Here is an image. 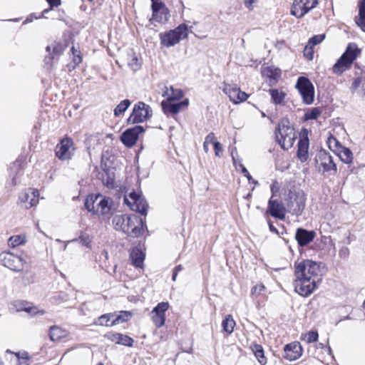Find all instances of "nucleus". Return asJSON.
<instances>
[{
	"instance_id": "a878e982",
	"label": "nucleus",
	"mask_w": 365,
	"mask_h": 365,
	"mask_svg": "<svg viewBox=\"0 0 365 365\" xmlns=\"http://www.w3.org/2000/svg\"><path fill=\"white\" fill-rule=\"evenodd\" d=\"M130 258L135 267L138 268L143 267L145 254L140 248L138 247L133 248L130 253Z\"/></svg>"
},
{
	"instance_id": "4468645a",
	"label": "nucleus",
	"mask_w": 365,
	"mask_h": 365,
	"mask_svg": "<svg viewBox=\"0 0 365 365\" xmlns=\"http://www.w3.org/2000/svg\"><path fill=\"white\" fill-rule=\"evenodd\" d=\"M222 89V91L229 97L230 101L234 104H239L245 101L249 96L245 92L242 91L236 85L224 83Z\"/></svg>"
},
{
	"instance_id": "c9c22d12",
	"label": "nucleus",
	"mask_w": 365,
	"mask_h": 365,
	"mask_svg": "<svg viewBox=\"0 0 365 365\" xmlns=\"http://www.w3.org/2000/svg\"><path fill=\"white\" fill-rule=\"evenodd\" d=\"M356 23L363 31H365V0H361L359 16L356 19Z\"/></svg>"
},
{
	"instance_id": "864d4df0",
	"label": "nucleus",
	"mask_w": 365,
	"mask_h": 365,
	"mask_svg": "<svg viewBox=\"0 0 365 365\" xmlns=\"http://www.w3.org/2000/svg\"><path fill=\"white\" fill-rule=\"evenodd\" d=\"M214 150H215V154L217 157H221L222 154V146L220 143L217 142L215 143Z\"/></svg>"
},
{
	"instance_id": "dca6fc26",
	"label": "nucleus",
	"mask_w": 365,
	"mask_h": 365,
	"mask_svg": "<svg viewBox=\"0 0 365 365\" xmlns=\"http://www.w3.org/2000/svg\"><path fill=\"white\" fill-rule=\"evenodd\" d=\"M153 19L160 24L166 23L169 19V11L161 0H151Z\"/></svg>"
},
{
	"instance_id": "423d86ee",
	"label": "nucleus",
	"mask_w": 365,
	"mask_h": 365,
	"mask_svg": "<svg viewBox=\"0 0 365 365\" xmlns=\"http://www.w3.org/2000/svg\"><path fill=\"white\" fill-rule=\"evenodd\" d=\"M306 199V195L303 190H289L286 199L287 205L293 214L299 215L304 210Z\"/></svg>"
},
{
	"instance_id": "680f3d73",
	"label": "nucleus",
	"mask_w": 365,
	"mask_h": 365,
	"mask_svg": "<svg viewBox=\"0 0 365 365\" xmlns=\"http://www.w3.org/2000/svg\"><path fill=\"white\" fill-rule=\"evenodd\" d=\"M51 8L58 6L61 4V0H46Z\"/></svg>"
},
{
	"instance_id": "603ef678",
	"label": "nucleus",
	"mask_w": 365,
	"mask_h": 365,
	"mask_svg": "<svg viewBox=\"0 0 365 365\" xmlns=\"http://www.w3.org/2000/svg\"><path fill=\"white\" fill-rule=\"evenodd\" d=\"M129 66L133 70H138L140 68L138 58L135 56H133L131 60L128 63Z\"/></svg>"
},
{
	"instance_id": "b1692460",
	"label": "nucleus",
	"mask_w": 365,
	"mask_h": 365,
	"mask_svg": "<svg viewBox=\"0 0 365 365\" xmlns=\"http://www.w3.org/2000/svg\"><path fill=\"white\" fill-rule=\"evenodd\" d=\"M316 236L314 231H308L303 228H298L296 232L295 238L301 247L307 245L313 241Z\"/></svg>"
},
{
	"instance_id": "bf43d9fd",
	"label": "nucleus",
	"mask_w": 365,
	"mask_h": 365,
	"mask_svg": "<svg viewBox=\"0 0 365 365\" xmlns=\"http://www.w3.org/2000/svg\"><path fill=\"white\" fill-rule=\"evenodd\" d=\"M239 166L242 168V174L247 178L248 180L250 182L252 180V176L249 173L248 170L243 166V165L240 164Z\"/></svg>"
},
{
	"instance_id": "c03bdc74",
	"label": "nucleus",
	"mask_w": 365,
	"mask_h": 365,
	"mask_svg": "<svg viewBox=\"0 0 365 365\" xmlns=\"http://www.w3.org/2000/svg\"><path fill=\"white\" fill-rule=\"evenodd\" d=\"M106 176H102V181L108 187H113L115 185V178L113 173L105 172Z\"/></svg>"
},
{
	"instance_id": "8fccbe9b",
	"label": "nucleus",
	"mask_w": 365,
	"mask_h": 365,
	"mask_svg": "<svg viewBox=\"0 0 365 365\" xmlns=\"http://www.w3.org/2000/svg\"><path fill=\"white\" fill-rule=\"evenodd\" d=\"M17 311H25L32 315L36 314L37 313H40L41 315H43L45 312L41 310L38 311L37 310L36 307H26L24 308L18 309Z\"/></svg>"
},
{
	"instance_id": "58836bf2",
	"label": "nucleus",
	"mask_w": 365,
	"mask_h": 365,
	"mask_svg": "<svg viewBox=\"0 0 365 365\" xmlns=\"http://www.w3.org/2000/svg\"><path fill=\"white\" fill-rule=\"evenodd\" d=\"M115 314H106L98 318L96 324L101 326L113 327L111 321L114 318Z\"/></svg>"
},
{
	"instance_id": "cd10ccee",
	"label": "nucleus",
	"mask_w": 365,
	"mask_h": 365,
	"mask_svg": "<svg viewBox=\"0 0 365 365\" xmlns=\"http://www.w3.org/2000/svg\"><path fill=\"white\" fill-rule=\"evenodd\" d=\"M69 336V332L57 326H53L50 328L49 337L53 341H60L61 340L67 338Z\"/></svg>"
},
{
	"instance_id": "f3484780",
	"label": "nucleus",
	"mask_w": 365,
	"mask_h": 365,
	"mask_svg": "<svg viewBox=\"0 0 365 365\" xmlns=\"http://www.w3.org/2000/svg\"><path fill=\"white\" fill-rule=\"evenodd\" d=\"M169 307L168 302H163L158 303L151 311V319L156 327L160 328L164 326L166 319L165 312L168 310Z\"/></svg>"
},
{
	"instance_id": "2f4dec72",
	"label": "nucleus",
	"mask_w": 365,
	"mask_h": 365,
	"mask_svg": "<svg viewBox=\"0 0 365 365\" xmlns=\"http://www.w3.org/2000/svg\"><path fill=\"white\" fill-rule=\"evenodd\" d=\"M336 153L339 158L344 163L350 164L352 163L354 155L350 149L344 146H339V150L336 151Z\"/></svg>"
},
{
	"instance_id": "4d7b16f0",
	"label": "nucleus",
	"mask_w": 365,
	"mask_h": 365,
	"mask_svg": "<svg viewBox=\"0 0 365 365\" xmlns=\"http://www.w3.org/2000/svg\"><path fill=\"white\" fill-rule=\"evenodd\" d=\"M270 188H271V192H272V197L277 195V193L279 192V184L277 181H274L271 186H270Z\"/></svg>"
},
{
	"instance_id": "09e8293b",
	"label": "nucleus",
	"mask_w": 365,
	"mask_h": 365,
	"mask_svg": "<svg viewBox=\"0 0 365 365\" xmlns=\"http://www.w3.org/2000/svg\"><path fill=\"white\" fill-rule=\"evenodd\" d=\"M325 38V34L317 35L311 38L309 41L308 45L314 46L321 43Z\"/></svg>"
},
{
	"instance_id": "6e6552de",
	"label": "nucleus",
	"mask_w": 365,
	"mask_h": 365,
	"mask_svg": "<svg viewBox=\"0 0 365 365\" xmlns=\"http://www.w3.org/2000/svg\"><path fill=\"white\" fill-rule=\"evenodd\" d=\"M26 260L20 256L10 252H3L0 254V264L11 270L20 272L24 269Z\"/></svg>"
},
{
	"instance_id": "774afa93",
	"label": "nucleus",
	"mask_w": 365,
	"mask_h": 365,
	"mask_svg": "<svg viewBox=\"0 0 365 365\" xmlns=\"http://www.w3.org/2000/svg\"><path fill=\"white\" fill-rule=\"evenodd\" d=\"M363 307L365 308V300L364 301V303H363Z\"/></svg>"
},
{
	"instance_id": "5701e85b",
	"label": "nucleus",
	"mask_w": 365,
	"mask_h": 365,
	"mask_svg": "<svg viewBox=\"0 0 365 365\" xmlns=\"http://www.w3.org/2000/svg\"><path fill=\"white\" fill-rule=\"evenodd\" d=\"M66 48V45L61 42L53 41L51 45L46 46V50L48 56L46 57V63H52L55 58H58Z\"/></svg>"
},
{
	"instance_id": "6ab92c4d",
	"label": "nucleus",
	"mask_w": 365,
	"mask_h": 365,
	"mask_svg": "<svg viewBox=\"0 0 365 365\" xmlns=\"http://www.w3.org/2000/svg\"><path fill=\"white\" fill-rule=\"evenodd\" d=\"M143 130L142 126L135 125L125 130L121 135L120 140L125 146L130 148L135 144L139 134L143 133Z\"/></svg>"
},
{
	"instance_id": "bb28decb",
	"label": "nucleus",
	"mask_w": 365,
	"mask_h": 365,
	"mask_svg": "<svg viewBox=\"0 0 365 365\" xmlns=\"http://www.w3.org/2000/svg\"><path fill=\"white\" fill-rule=\"evenodd\" d=\"M309 139L307 137H302L298 143L297 157L302 162H305L308 158Z\"/></svg>"
},
{
	"instance_id": "7ed1b4c3",
	"label": "nucleus",
	"mask_w": 365,
	"mask_h": 365,
	"mask_svg": "<svg viewBox=\"0 0 365 365\" xmlns=\"http://www.w3.org/2000/svg\"><path fill=\"white\" fill-rule=\"evenodd\" d=\"M275 138L282 149L289 150L293 146L297 134L289 121L282 120L275 131Z\"/></svg>"
},
{
	"instance_id": "7c9ffc66",
	"label": "nucleus",
	"mask_w": 365,
	"mask_h": 365,
	"mask_svg": "<svg viewBox=\"0 0 365 365\" xmlns=\"http://www.w3.org/2000/svg\"><path fill=\"white\" fill-rule=\"evenodd\" d=\"M250 349L254 354L255 356L257 359L258 362L261 365H265L267 364V358L264 356V352L262 346L260 344H252L250 346Z\"/></svg>"
},
{
	"instance_id": "de8ad7c7",
	"label": "nucleus",
	"mask_w": 365,
	"mask_h": 365,
	"mask_svg": "<svg viewBox=\"0 0 365 365\" xmlns=\"http://www.w3.org/2000/svg\"><path fill=\"white\" fill-rule=\"evenodd\" d=\"M327 144L329 148L334 152H336L339 150V141L334 136H330L327 140Z\"/></svg>"
},
{
	"instance_id": "0e129e2a",
	"label": "nucleus",
	"mask_w": 365,
	"mask_h": 365,
	"mask_svg": "<svg viewBox=\"0 0 365 365\" xmlns=\"http://www.w3.org/2000/svg\"><path fill=\"white\" fill-rule=\"evenodd\" d=\"M203 150L207 153L209 152V145L205 143H203Z\"/></svg>"
},
{
	"instance_id": "c756f323",
	"label": "nucleus",
	"mask_w": 365,
	"mask_h": 365,
	"mask_svg": "<svg viewBox=\"0 0 365 365\" xmlns=\"http://www.w3.org/2000/svg\"><path fill=\"white\" fill-rule=\"evenodd\" d=\"M163 96L166 97L167 101H175L182 98L183 93L180 89H175L173 86L165 87Z\"/></svg>"
},
{
	"instance_id": "393cba45",
	"label": "nucleus",
	"mask_w": 365,
	"mask_h": 365,
	"mask_svg": "<svg viewBox=\"0 0 365 365\" xmlns=\"http://www.w3.org/2000/svg\"><path fill=\"white\" fill-rule=\"evenodd\" d=\"M105 338L117 344L127 346H132L133 343L131 337L120 333L108 332L105 335Z\"/></svg>"
},
{
	"instance_id": "f704fd0d",
	"label": "nucleus",
	"mask_w": 365,
	"mask_h": 365,
	"mask_svg": "<svg viewBox=\"0 0 365 365\" xmlns=\"http://www.w3.org/2000/svg\"><path fill=\"white\" fill-rule=\"evenodd\" d=\"M269 94L274 104H281L287 95L285 92L279 89H270Z\"/></svg>"
},
{
	"instance_id": "f03ea898",
	"label": "nucleus",
	"mask_w": 365,
	"mask_h": 365,
	"mask_svg": "<svg viewBox=\"0 0 365 365\" xmlns=\"http://www.w3.org/2000/svg\"><path fill=\"white\" fill-rule=\"evenodd\" d=\"M113 200L110 197L98 195H90L85 201V207L93 214L108 217L111 215Z\"/></svg>"
},
{
	"instance_id": "473e14b6",
	"label": "nucleus",
	"mask_w": 365,
	"mask_h": 365,
	"mask_svg": "<svg viewBox=\"0 0 365 365\" xmlns=\"http://www.w3.org/2000/svg\"><path fill=\"white\" fill-rule=\"evenodd\" d=\"M6 353L11 354L16 357V362L19 363V364H28L30 363L31 356L26 351H21L18 352H13L9 349H7Z\"/></svg>"
},
{
	"instance_id": "72a5a7b5",
	"label": "nucleus",
	"mask_w": 365,
	"mask_h": 365,
	"mask_svg": "<svg viewBox=\"0 0 365 365\" xmlns=\"http://www.w3.org/2000/svg\"><path fill=\"white\" fill-rule=\"evenodd\" d=\"M262 74L269 78V83L276 81L277 79L280 76V70L273 67H267L262 70Z\"/></svg>"
},
{
	"instance_id": "5fc2aeb1",
	"label": "nucleus",
	"mask_w": 365,
	"mask_h": 365,
	"mask_svg": "<svg viewBox=\"0 0 365 365\" xmlns=\"http://www.w3.org/2000/svg\"><path fill=\"white\" fill-rule=\"evenodd\" d=\"M217 141L215 140V135L213 133H209L205 139V141L204 143H205L206 144H208L210 145V143L213 144V145H215V143H217Z\"/></svg>"
},
{
	"instance_id": "412c9836",
	"label": "nucleus",
	"mask_w": 365,
	"mask_h": 365,
	"mask_svg": "<svg viewBox=\"0 0 365 365\" xmlns=\"http://www.w3.org/2000/svg\"><path fill=\"white\" fill-rule=\"evenodd\" d=\"M172 101H163L161 106L165 114H176L181 110L186 108L189 104V100L185 99L179 103H173Z\"/></svg>"
},
{
	"instance_id": "e433bc0d",
	"label": "nucleus",
	"mask_w": 365,
	"mask_h": 365,
	"mask_svg": "<svg viewBox=\"0 0 365 365\" xmlns=\"http://www.w3.org/2000/svg\"><path fill=\"white\" fill-rule=\"evenodd\" d=\"M223 330L227 334H232L234 331L235 322L231 315H227L222 322Z\"/></svg>"
},
{
	"instance_id": "aec40b11",
	"label": "nucleus",
	"mask_w": 365,
	"mask_h": 365,
	"mask_svg": "<svg viewBox=\"0 0 365 365\" xmlns=\"http://www.w3.org/2000/svg\"><path fill=\"white\" fill-rule=\"evenodd\" d=\"M302 351L303 349L300 343L294 341L284 346L283 356L290 361H294L302 355Z\"/></svg>"
},
{
	"instance_id": "338daca9",
	"label": "nucleus",
	"mask_w": 365,
	"mask_h": 365,
	"mask_svg": "<svg viewBox=\"0 0 365 365\" xmlns=\"http://www.w3.org/2000/svg\"><path fill=\"white\" fill-rule=\"evenodd\" d=\"M232 160H233L234 164H235V157L233 156V153H232Z\"/></svg>"
},
{
	"instance_id": "e2e57ef3",
	"label": "nucleus",
	"mask_w": 365,
	"mask_h": 365,
	"mask_svg": "<svg viewBox=\"0 0 365 365\" xmlns=\"http://www.w3.org/2000/svg\"><path fill=\"white\" fill-rule=\"evenodd\" d=\"M268 225H269V230L272 232L278 233L277 228L275 227H274V225H272V223L270 221H268Z\"/></svg>"
},
{
	"instance_id": "f8f14e48",
	"label": "nucleus",
	"mask_w": 365,
	"mask_h": 365,
	"mask_svg": "<svg viewBox=\"0 0 365 365\" xmlns=\"http://www.w3.org/2000/svg\"><path fill=\"white\" fill-rule=\"evenodd\" d=\"M145 226L140 217L135 215H128L126 235L132 237H138L143 233Z\"/></svg>"
},
{
	"instance_id": "c85d7f7f",
	"label": "nucleus",
	"mask_w": 365,
	"mask_h": 365,
	"mask_svg": "<svg viewBox=\"0 0 365 365\" xmlns=\"http://www.w3.org/2000/svg\"><path fill=\"white\" fill-rule=\"evenodd\" d=\"M128 217V215H119L114 216L112 222L115 230L122 231L126 234Z\"/></svg>"
},
{
	"instance_id": "69168bd1",
	"label": "nucleus",
	"mask_w": 365,
	"mask_h": 365,
	"mask_svg": "<svg viewBox=\"0 0 365 365\" xmlns=\"http://www.w3.org/2000/svg\"><path fill=\"white\" fill-rule=\"evenodd\" d=\"M16 184V181L14 179L12 180V185H15Z\"/></svg>"
},
{
	"instance_id": "9b49d317",
	"label": "nucleus",
	"mask_w": 365,
	"mask_h": 365,
	"mask_svg": "<svg viewBox=\"0 0 365 365\" xmlns=\"http://www.w3.org/2000/svg\"><path fill=\"white\" fill-rule=\"evenodd\" d=\"M75 150L73 140L69 138H64L56 145L55 153L56 157L61 160L71 158Z\"/></svg>"
},
{
	"instance_id": "a18cd8bd",
	"label": "nucleus",
	"mask_w": 365,
	"mask_h": 365,
	"mask_svg": "<svg viewBox=\"0 0 365 365\" xmlns=\"http://www.w3.org/2000/svg\"><path fill=\"white\" fill-rule=\"evenodd\" d=\"M321 115V110L319 108H313L311 110L306 112L304 114V119L308 120H315Z\"/></svg>"
},
{
	"instance_id": "20e7f679",
	"label": "nucleus",
	"mask_w": 365,
	"mask_h": 365,
	"mask_svg": "<svg viewBox=\"0 0 365 365\" xmlns=\"http://www.w3.org/2000/svg\"><path fill=\"white\" fill-rule=\"evenodd\" d=\"M188 36V28L185 24L179 25L178 27L167 32L159 34L160 43L165 47L170 48L179 43L182 39Z\"/></svg>"
},
{
	"instance_id": "f257e3e1",
	"label": "nucleus",
	"mask_w": 365,
	"mask_h": 365,
	"mask_svg": "<svg viewBox=\"0 0 365 365\" xmlns=\"http://www.w3.org/2000/svg\"><path fill=\"white\" fill-rule=\"evenodd\" d=\"M320 272V266L314 261L306 259L296 264V279L294 281L295 292L303 297L309 296L317 287Z\"/></svg>"
},
{
	"instance_id": "ea45409f",
	"label": "nucleus",
	"mask_w": 365,
	"mask_h": 365,
	"mask_svg": "<svg viewBox=\"0 0 365 365\" xmlns=\"http://www.w3.org/2000/svg\"><path fill=\"white\" fill-rule=\"evenodd\" d=\"M131 317V314L128 312H120L119 314H115L114 318L111 321V325H116L122 322H127Z\"/></svg>"
},
{
	"instance_id": "2eb2a0df",
	"label": "nucleus",
	"mask_w": 365,
	"mask_h": 365,
	"mask_svg": "<svg viewBox=\"0 0 365 365\" xmlns=\"http://www.w3.org/2000/svg\"><path fill=\"white\" fill-rule=\"evenodd\" d=\"M316 166L320 172L336 170V165L333 162L332 157L324 150L319 151L315 158Z\"/></svg>"
},
{
	"instance_id": "a211bd4d",
	"label": "nucleus",
	"mask_w": 365,
	"mask_h": 365,
	"mask_svg": "<svg viewBox=\"0 0 365 365\" xmlns=\"http://www.w3.org/2000/svg\"><path fill=\"white\" fill-rule=\"evenodd\" d=\"M38 191L36 189H29L21 192L19 201L22 207L29 209L38 203Z\"/></svg>"
},
{
	"instance_id": "1a4fd4ad",
	"label": "nucleus",
	"mask_w": 365,
	"mask_h": 365,
	"mask_svg": "<svg viewBox=\"0 0 365 365\" xmlns=\"http://www.w3.org/2000/svg\"><path fill=\"white\" fill-rule=\"evenodd\" d=\"M152 116L151 108L143 102L135 104L132 113L128 119L130 123H142Z\"/></svg>"
},
{
	"instance_id": "49530a36",
	"label": "nucleus",
	"mask_w": 365,
	"mask_h": 365,
	"mask_svg": "<svg viewBox=\"0 0 365 365\" xmlns=\"http://www.w3.org/2000/svg\"><path fill=\"white\" fill-rule=\"evenodd\" d=\"M265 287L263 284L259 283L255 285L251 289V297L252 298H257L259 295L262 294V292L264 291Z\"/></svg>"
},
{
	"instance_id": "a19ab883",
	"label": "nucleus",
	"mask_w": 365,
	"mask_h": 365,
	"mask_svg": "<svg viewBox=\"0 0 365 365\" xmlns=\"http://www.w3.org/2000/svg\"><path fill=\"white\" fill-rule=\"evenodd\" d=\"M131 105V101L128 99L122 101L114 109V115L119 116L123 114Z\"/></svg>"
},
{
	"instance_id": "4c0bfd02",
	"label": "nucleus",
	"mask_w": 365,
	"mask_h": 365,
	"mask_svg": "<svg viewBox=\"0 0 365 365\" xmlns=\"http://www.w3.org/2000/svg\"><path fill=\"white\" fill-rule=\"evenodd\" d=\"M26 242V237L24 235L11 236L9 239V245L16 247L24 245Z\"/></svg>"
},
{
	"instance_id": "6e6d98bb",
	"label": "nucleus",
	"mask_w": 365,
	"mask_h": 365,
	"mask_svg": "<svg viewBox=\"0 0 365 365\" xmlns=\"http://www.w3.org/2000/svg\"><path fill=\"white\" fill-rule=\"evenodd\" d=\"M257 0H243L244 5L249 10H253Z\"/></svg>"
},
{
	"instance_id": "4be33fe9",
	"label": "nucleus",
	"mask_w": 365,
	"mask_h": 365,
	"mask_svg": "<svg viewBox=\"0 0 365 365\" xmlns=\"http://www.w3.org/2000/svg\"><path fill=\"white\" fill-rule=\"evenodd\" d=\"M266 213L280 220L285 218V208L284 205L277 200H273L272 197L268 202Z\"/></svg>"
},
{
	"instance_id": "9d476101",
	"label": "nucleus",
	"mask_w": 365,
	"mask_h": 365,
	"mask_svg": "<svg viewBox=\"0 0 365 365\" xmlns=\"http://www.w3.org/2000/svg\"><path fill=\"white\" fill-rule=\"evenodd\" d=\"M296 87L301 94L303 102L306 104H312L314 101V86L311 81L305 77H299Z\"/></svg>"
},
{
	"instance_id": "052dcab7",
	"label": "nucleus",
	"mask_w": 365,
	"mask_h": 365,
	"mask_svg": "<svg viewBox=\"0 0 365 365\" xmlns=\"http://www.w3.org/2000/svg\"><path fill=\"white\" fill-rule=\"evenodd\" d=\"M182 269V265H180H180H178V266H177V267L174 269V270H173V277H172V279H173V281H175V280H176V277H177L178 273L179 272H180Z\"/></svg>"
},
{
	"instance_id": "0eeeda50",
	"label": "nucleus",
	"mask_w": 365,
	"mask_h": 365,
	"mask_svg": "<svg viewBox=\"0 0 365 365\" xmlns=\"http://www.w3.org/2000/svg\"><path fill=\"white\" fill-rule=\"evenodd\" d=\"M125 203L133 211L146 215L148 205L140 192L133 191L124 197Z\"/></svg>"
},
{
	"instance_id": "ddd939ff",
	"label": "nucleus",
	"mask_w": 365,
	"mask_h": 365,
	"mask_svg": "<svg viewBox=\"0 0 365 365\" xmlns=\"http://www.w3.org/2000/svg\"><path fill=\"white\" fill-rule=\"evenodd\" d=\"M317 4V0H294L291 14L297 18H301L314 9Z\"/></svg>"
},
{
	"instance_id": "39448f33",
	"label": "nucleus",
	"mask_w": 365,
	"mask_h": 365,
	"mask_svg": "<svg viewBox=\"0 0 365 365\" xmlns=\"http://www.w3.org/2000/svg\"><path fill=\"white\" fill-rule=\"evenodd\" d=\"M360 53V50L355 43H349L346 51L342 54L340 58L333 66V72L336 74H341L344 71L350 68L354 61Z\"/></svg>"
},
{
	"instance_id": "13d9d810",
	"label": "nucleus",
	"mask_w": 365,
	"mask_h": 365,
	"mask_svg": "<svg viewBox=\"0 0 365 365\" xmlns=\"http://www.w3.org/2000/svg\"><path fill=\"white\" fill-rule=\"evenodd\" d=\"M66 295L64 293H63V292L59 293L53 297V302L60 303L61 301L58 300V299H61V300H64L66 299Z\"/></svg>"
},
{
	"instance_id": "3c124183",
	"label": "nucleus",
	"mask_w": 365,
	"mask_h": 365,
	"mask_svg": "<svg viewBox=\"0 0 365 365\" xmlns=\"http://www.w3.org/2000/svg\"><path fill=\"white\" fill-rule=\"evenodd\" d=\"M312 46L307 45L304 50V55L308 60H312L314 57V51Z\"/></svg>"
},
{
	"instance_id": "79ce46f5",
	"label": "nucleus",
	"mask_w": 365,
	"mask_h": 365,
	"mask_svg": "<svg viewBox=\"0 0 365 365\" xmlns=\"http://www.w3.org/2000/svg\"><path fill=\"white\" fill-rule=\"evenodd\" d=\"M319 334L316 331H310L305 334H303L301 336V339L306 341L308 344L315 342L318 340Z\"/></svg>"
},
{
	"instance_id": "37998d69",
	"label": "nucleus",
	"mask_w": 365,
	"mask_h": 365,
	"mask_svg": "<svg viewBox=\"0 0 365 365\" xmlns=\"http://www.w3.org/2000/svg\"><path fill=\"white\" fill-rule=\"evenodd\" d=\"M71 51L72 53V58L74 64L73 66V68H74L76 66L81 63L82 57L81 55V51L76 49L74 46L71 47Z\"/></svg>"
}]
</instances>
